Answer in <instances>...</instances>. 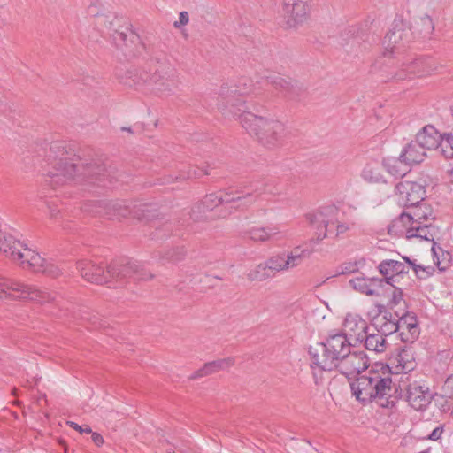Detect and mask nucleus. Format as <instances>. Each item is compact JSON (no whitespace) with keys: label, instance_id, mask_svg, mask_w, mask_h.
<instances>
[{"label":"nucleus","instance_id":"obj_1","mask_svg":"<svg viewBox=\"0 0 453 453\" xmlns=\"http://www.w3.org/2000/svg\"><path fill=\"white\" fill-rule=\"evenodd\" d=\"M47 182L53 188L75 182L87 186L88 189L96 185L107 187L111 183L106 179L105 168L102 165L81 162L71 149L62 141L52 142L46 151Z\"/></svg>","mask_w":453,"mask_h":453},{"label":"nucleus","instance_id":"obj_2","mask_svg":"<svg viewBox=\"0 0 453 453\" xmlns=\"http://www.w3.org/2000/svg\"><path fill=\"white\" fill-rule=\"evenodd\" d=\"M77 269L84 280L91 283L109 284L110 288L122 287L126 283L147 280L152 278L143 265L137 261L121 260L111 263L104 269L89 261H80Z\"/></svg>","mask_w":453,"mask_h":453},{"label":"nucleus","instance_id":"obj_3","mask_svg":"<svg viewBox=\"0 0 453 453\" xmlns=\"http://www.w3.org/2000/svg\"><path fill=\"white\" fill-rule=\"evenodd\" d=\"M264 193H273V188L264 183H255L251 189L248 191L241 190L237 188H229L224 191L207 195L202 206L204 211H212L218 206H221L220 217H226L234 211H242L250 206L255 201L256 196Z\"/></svg>","mask_w":453,"mask_h":453},{"label":"nucleus","instance_id":"obj_4","mask_svg":"<svg viewBox=\"0 0 453 453\" xmlns=\"http://www.w3.org/2000/svg\"><path fill=\"white\" fill-rule=\"evenodd\" d=\"M0 252L22 268H31L50 277H58L61 270L55 264L47 261L38 253L27 248L12 234L0 229Z\"/></svg>","mask_w":453,"mask_h":453},{"label":"nucleus","instance_id":"obj_5","mask_svg":"<svg viewBox=\"0 0 453 453\" xmlns=\"http://www.w3.org/2000/svg\"><path fill=\"white\" fill-rule=\"evenodd\" d=\"M353 211L350 206L329 204L316 213L308 214L306 219L311 225L319 224L317 241H321L328 234L341 236L349 232L354 226Z\"/></svg>","mask_w":453,"mask_h":453},{"label":"nucleus","instance_id":"obj_6","mask_svg":"<svg viewBox=\"0 0 453 453\" xmlns=\"http://www.w3.org/2000/svg\"><path fill=\"white\" fill-rule=\"evenodd\" d=\"M240 122L250 135L268 149L280 145L286 136L284 125L276 119L258 116L250 111L240 114Z\"/></svg>","mask_w":453,"mask_h":453},{"label":"nucleus","instance_id":"obj_7","mask_svg":"<svg viewBox=\"0 0 453 453\" xmlns=\"http://www.w3.org/2000/svg\"><path fill=\"white\" fill-rule=\"evenodd\" d=\"M351 343L345 334L330 335L325 342H318L311 346L309 354L312 364L321 370L334 369L343 357L349 353Z\"/></svg>","mask_w":453,"mask_h":453},{"label":"nucleus","instance_id":"obj_8","mask_svg":"<svg viewBox=\"0 0 453 453\" xmlns=\"http://www.w3.org/2000/svg\"><path fill=\"white\" fill-rule=\"evenodd\" d=\"M353 396L362 403L391 395L392 379L388 372L370 370L359 375L351 384Z\"/></svg>","mask_w":453,"mask_h":453},{"label":"nucleus","instance_id":"obj_9","mask_svg":"<svg viewBox=\"0 0 453 453\" xmlns=\"http://www.w3.org/2000/svg\"><path fill=\"white\" fill-rule=\"evenodd\" d=\"M129 86H140L145 83L154 85L155 88L165 95H171L176 90L179 80L175 71L171 67L157 68L153 74L145 71H129L125 81Z\"/></svg>","mask_w":453,"mask_h":453},{"label":"nucleus","instance_id":"obj_10","mask_svg":"<svg viewBox=\"0 0 453 453\" xmlns=\"http://www.w3.org/2000/svg\"><path fill=\"white\" fill-rule=\"evenodd\" d=\"M258 89H260V87L254 84L250 78L242 77L234 84L221 86L219 94L220 101L217 104V107L223 114L227 115L226 108L230 104L229 113L240 117L241 109L234 102L235 96L256 93ZM235 101L238 100L235 99Z\"/></svg>","mask_w":453,"mask_h":453},{"label":"nucleus","instance_id":"obj_11","mask_svg":"<svg viewBox=\"0 0 453 453\" xmlns=\"http://www.w3.org/2000/svg\"><path fill=\"white\" fill-rule=\"evenodd\" d=\"M6 296L27 299L38 303H47L54 300L52 294L49 292L0 276V298Z\"/></svg>","mask_w":453,"mask_h":453},{"label":"nucleus","instance_id":"obj_12","mask_svg":"<svg viewBox=\"0 0 453 453\" xmlns=\"http://www.w3.org/2000/svg\"><path fill=\"white\" fill-rule=\"evenodd\" d=\"M309 255L306 250H300L298 247L291 251H283L270 257L265 262L273 277L280 272L289 271L298 266L305 255Z\"/></svg>","mask_w":453,"mask_h":453},{"label":"nucleus","instance_id":"obj_13","mask_svg":"<svg viewBox=\"0 0 453 453\" xmlns=\"http://www.w3.org/2000/svg\"><path fill=\"white\" fill-rule=\"evenodd\" d=\"M399 203L405 207L418 205L426 197V188L421 183L403 180L395 187Z\"/></svg>","mask_w":453,"mask_h":453},{"label":"nucleus","instance_id":"obj_14","mask_svg":"<svg viewBox=\"0 0 453 453\" xmlns=\"http://www.w3.org/2000/svg\"><path fill=\"white\" fill-rule=\"evenodd\" d=\"M369 366V359L363 350H349L343 359L337 365V369L347 377L360 374Z\"/></svg>","mask_w":453,"mask_h":453},{"label":"nucleus","instance_id":"obj_15","mask_svg":"<svg viewBox=\"0 0 453 453\" xmlns=\"http://www.w3.org/2000/svg\"><path fill=\"white\" fill-rule=\"evenodd\" d=\"M434 399V394L429 387L418 381L410 383L406 388V401L415 411H423Z\"/></svg>","mask_w":453,"mask_h":453},{"label":"nucleus","instance_id":"obj_16","mask_svg":"<svg viewBox=\"0 0 453 453\" xmlns=\"http://www.w3.org/2000/svg\"><path fill=\"white\" fill-rule=\"evenodd\" d=\"M135 209L136 205H134L133 208H130V206L127 205V202L125 201H100L96 202V208L95 210H92V211L95 213L103 214L110 219L125 218L130 214H134V217L141 219L142 215L140 214L139 211Z\"/></svg>","mask_w":453,"mask_h":453},{"label":"nucleus","instance_id":"obj_17","mask_svg":"<svg viewBox=\"0 0 453 453\" xmlns=\"http://www.w3.org/2000/svg\"><path fill=\"white\" fill-rule=\"evenodd\" d=\"M283 17L288 27L303 24L308 15L307 0H283Z\"/></svg>","mask_w":453,"mask_h":453},{"label":"nucleus","instance_id":"obj_18","mask_svg":"<svg viewBox=\"0 0 453 453\" xmlns=\"http://www.w3.org/2000/svg\"><path fill=\"white\" fill-rule=\"evenodd\" d=\"M261 79L271 83L277 90L282 92L284 96L289 99H295L303 90V87L297 81L276 73L265 71Z\"/></svg>","mask_w":453,"mask_h":453},{"label":"nucleus","instance_id":"obj_19","mask_svg":"<svg viewBox=\"0 0 453 453\" xmlns=\"http://www.w3.org/2000/svg\"><path fill=\"white\" fill-rule=\"evenodd\" d=\"M383 276L384 283L390 286L399 282V279L408 274L410 265L395 259H384L377 266Z\"/></svg>","mask_w":453,"mask_h":453},{"label":"nucleus","instance_id":"obj_20","mask_svg":"<svg viewBox=\"0 0 453 453\" xmlns=\"http://www.w3.org/2000/svg\"><path fill=\"white\" fill-rule=\"evenodd\" d=\"M414 208L411 212H403L392 223V227L399 228L401 226H407L414 223H427L434 219L431 208L425 203L412 206Z\"/></svg>","mask_w":453,"mask_h":453},{"label":"nucleus","instance_id":"obj_21","mask_svg":"<svg viewBox=\"0 0 453 453\" xmlns=\"http://www.w3.org/2000/svg\"><path fill=\"white\" fill-rule=\"evenodd\" d=\"M87 12L89 16L96 18V25L103 28L107 24L111 28L114 23L119 22V17L102 0H91L87 8Z\"/></svg>","mask_w":453,"mask_h":453},{"label":"nucleus","instance_id":"obj_22","mask_svg":"<svg viewBox=\"0 0 453 453\" xmlns=\"http://www.w3.org/2000/svg\"><path fill=\"white\" fill-rule=\"evenodd\" d=\"M349 284L360 294L373 296H379V292L384 285V280L378 277L357 275L349 280Z\"/></svg>","mask_w":453,"mask_h":453},{"label":"nucleus","instance_id":"obj_23","mask_svg":"<svg viewBox=\"0 0 453 453\" xmlns=\"http://www.w3.org/2000/svg\"><path fill=\"white\" fill-rule=\"evenodd\" d=\"M343 331L346 337H353L363 342L367 332V323L358 314L349 313L343 323Z\"/></svg>","mask_w":453,"mask_h":453},{"label":"nucleus","instance_id":"obj_24","mask_svg":"<svg viewBox=\"0 0 453 453\" xmlns=\"http://www.w3.org/2000/svg\"><path fill=\"white\" fill-rule=\"evenodd\" d=\"M441 135L434 126L426 125L416 134V140L426 150H438Z\"/></svg>","mask_w":453,"mask_h":453},{"label":"nucleus","instance_id":"obj_25","mask_svg":"<svg viewBox=\"0 0 453 453\" xmlns=\"http://www.w3.org/2000/svg\"><path fill=\"white\" fill-rule=\"evenodd\" d=\"M374 326L384 337L390 335L399 330V315L384 311L375 319Z\"/></svg>","mask_w":453,"mask_h":453},{"label":"nucleus","instance_id":"obj_26","mask_svg":"<svg viewBox=\"0 0 453 453\" xmlns=\"http://www.w3.org/2000/svg\"><path fill=\"white\" fill-rule=\"evenodd\" d=\"M426 150L419 145L417 140L410 142L403 148L401 155V160L404 162L405 166L421 163L426 157Z\"/></svg>","mask_w":453,"mask_h":453},{"label":"nucleus","instance_id":"obj_27","mask_svg":"<svg viewBox=\"0 0 453 453\" xmlns=\"http://www.w3.org/2000/svg\"><path fill=\"white\" fill-rule=\"evenodd\" d=\"M280 233V231L276 226H253L245 231L244 235L253 242H265L275 239Z\"/></svg>","mask_w":453,"mask_h":453},{"label":"nucleus","instance_id":"obj_28","mask_svg":"<svg viewBox=\"0 0 453 453\" xmlns=\"http://www.w3.org/2000/svg\"><path fill=\"white\" fill-rule=\"evenodd\" d=\"M234 363V359L233 357H226L223 359L215 360L212 362L206 363L203 368L195 372L190 379H197L201 378L214 372H217L221 370L227 369L231 367Z\"/></svg>","mask_w":453,"mask_h":453},{"label":"nucleus","instance_id":"obj_29","mask_svg":"<svg viewBox=\"0 0 453 453\" xmlns=\"http://www.w3.org/2000/svg\"><path fill=\"white\" fill-rule=\"evenodd\" d=\"M432 71L433 68L429 65V59L420 58L408 64L405 69H403L400 73H397L396 76L398 80H403L408 76L406 72L418 75H425Z\"/></svg>","mask_w":453,"mask_h":453},{"label":"nucleus","instance_id":"obj_30","mask_svg":"<svg viewBox=\"0 0 453 453\" xmlns=\"http://www.w3.org/2000/svg\"><path fill=\"white\" fill-rule=\"evenodd\" d=\"M432 222L427 223H414L409 224L407 226H401L404 229L406 237L408 239L411 238H420L425 240H429L433 238V234L430 232Z\"/></svg>","mask_w":453,"mask_h":453},{"label":"nucleus","instance_id":"obj_31","mask_svg":"<svg viewBox=\"0 0 453 453\" xmlns=\"http://www.w3.org/2000/svg\"><path fill=\"white\" fill-rule=\"evenodd\" d=\"M363 342H365V347L367 350L375 353L384 352L388 346L386 338L379 332L376 334H368V332H366Z\"/></svg>","mask_w":453,"mask_h":453},{"label":"nucleus","instance_id":"obj_32","mask_svg":"<svg viewBox=\"0 0 453 453\" xmlns=\"http://www.w3.org/2000/svg\"><path fill=\"white\" fill-rule=\"evenodd\" d=\"M380 168L381 165L378 162L369 163L363 169L361 176L365 181L370 183L385 182Z\"/></svg>","mask_w":453,"mask_h":453},{"label":"nucleus","instance_id":"obj_33","mask_svg":"<svg viewBox=\"0 0 453 453\" xmlns=\"http://www.w3.org/2000/svg\"><path fill=\"white\" fill-rule=\"evenodd\" d=\"M119 23H114V25L111 27V28L109 27V24H107L104 29H105V33L111 36L115 44L119 45L120 43H125L127 40V32H128V28L127 27H125V29H122L123 28V26L121 25V23L123 22V19L122 18H119Z\"/></svg>","mask_w":453,"mask_h":453},{"label":"nucleus","instance_id":"obj_34","mask_svg":"<svg viewBox=\"0 0 453 453\" xmlns=\"http://www.w3.org/2000/svg\"><path fill=\"white\" fill-rule=\"evenodd\" d=\"M382 165L388 173L395 177L403 176L407 171L406 168H403V165H405L404 162L401 160V155L399 158L392 157L384 159Z\"/></svg>","mask_w":453,"mask_h":453},{"label":"nucleus","instance_id":"obj_35","mask_svg":"<svg viewBox=\"0 0 453 453\" xmlns=\"http://www.w3.org/2000/svg\"><path fill=\"white\" fill-rule=\"evenodd\" d=\"M247 277L250 280L252 281H262L268 278L273 277L269 267H267L266 262L257 265L255 267L251 268Z\"/></svg>","mask_w":453,"mask_h":453},{"label":"nucleus","instance_id":"obj_36","mask_svg":"<svg viewBox=\"0 0 453 453\" xmlns=\"http://www.w3.org/2000/svg\"><path fill=\"white\" fill-rule=\"evenodd\" d=\"M399 330L412 331L414 336L419 335V328L415 316L402 315L399 316Z\"/></svg>","mask_w":453,"mask_h":453},{"label":"nucleus","instance_id":"obj_37","mask_svg":"<svg viewBox=\"0 0 453 453\" xmlns=\"http://www.w3.org/2000/svg\"><path fill=\"white\" fill-rule=\"evenodd\" d=\"M438 150L447 158H453V135L444 134L441 135Z\"/></svg>","mask_w":453,"mask_h":453},{"label":"nucleus","instance_id":"obj_38","mask_svg":"<svg viewBox=\"0 0 453 453\" xmlns=\"http://www.w3.org/2000/svg\"><path fill=\"white\" fill-rule=\"evenodd\" d=\"M403 31L402 29H396L394 27L391 29L384 37L383 43L387 47L394 48L401 40H403Z\"/></svg>","mask_w":453,"mask_h":453},{"label":"nucleus","instance_id":"obj_39","mask_svg":"<svg viewBox=\"0 0 453 453\" xmlns=\"http://www.w3.org/2000/svg\"><path fill=\"white\" fill-rule=\"evenodd\" d=\"M440 252L442 253V260L439 259V254L434 247L432 248V252L434 255V262L437 265L440 271H445L449 265V254L447 253L446 255L443 253L441 248H439Z\"/></svg>","mask_w":453,"mask_h":453},{"label":"nucleus","instance_id":"obj_40","mask_svg":"<svg viewBox=\"0 0 453 453\" xmlns=\"http://www.w3.org/2000/svg\"><path fill=\"white\" fill-rule=\"evenodd\" d=\"M184 257V250L182 248H176L173 250L166 252L163 259L169 262H177Z\"/></svg>","mask_w":453,"mask_h":453},{"label":"nucleus","instance_id":"obj_41","mask_svg":"<svg viewBox=\"0 0 453 453\" xmlns=\"http://www.w3.org/2000/svg\"><path fill=\"white\" fill-rule=\"evenodd\" d=\"M412 270L415 272L416 275L420 279H425L432 275L434 272V268L433 266H424L417 264H415Z\"/></svg>","mask_w":453,"mask_h":453},{"label":"nucleus","instance_id":"obj_42","mask_svg":"<svg viewBox=\"0 0 453 453\" xmlns=\"http://www.w3.org/2000/svg\"><path fill=\"white\" fill-rule=\"evenodd\" d=\"M392 287L394 288V289L391 294L390 303L395 306L398 305L403 300V293L401 288H397L395 285Z\"/></svg>","mask_w":453,"mask_h":453},{"label":"nucleus","instance_id":"obj_43","mask_svg":"<svg viewBox=\"0 0 453 453\" xmlns=\"http://www.w3.org/2000/svg\"><path fill=\"white\" fill-rule=\"evenodd\" d=\"M210 174L209 172L206 170V169H201V168H194L192 171H188L186 174H183L181 175L180 178H187V179H191V178H198V177H201L202 175H208Z\"/></svg>","mask_w":453,"mask_h":453},{"label":"nucleus","instance_id":"obj_44","mask_svg":"<svg viewBox=\"0 0 453 453\" xmlns=\"http://www.w3.org/2000/svg\"><path fill=\"white\" fill-rule=\"evenodd\" d=\"M423 25V31L425 34H431L434 30V24L432 19L428 15H424L420 18Z\"/></svg>","mask_w":453,"mask_h":453},{"label":"nucleus","instance_id":"obj_45","mask_svg":"<svg viewBox=\"0 0 453 453\" xmlns=\"http://www.w3.org/2000/svg\"><path fill=\"white\" fill-rule=\"evenodd\" d=\"M400 338L403 342H414L418 336H414L412 331L409 330H398Z\"/></svg>","mask_w":453,"mask_h":453},{"label":"nucleus","instance_id":"obj_46","mask_svg":"<svg viewBox=\"0 0 453 453\" xmlns=\"http://www.w3.org/2000/svg\"><path fill=\"white\" fill-rule=\"evenodd\" d=\"M443 390L449 397H453V375L445 380Z\"/></svg>","mask_w":453,"mask_h":453},{"label":"nucleus","instance_id":"obj_47","mask_svg":"<svg viewBox=\"0 0 453 453\" xmlns=\"http://www.w3.org/2000/svg\"><path fill=\"white\" fill-rule=\"evenodd\" d=\"M189 17L187 12H181L179 16V20L174 22L175 27H180L181 26H185L188 23Z\"/></svg>","mask_w":453,"mask_h":453},{"label":"nucleus","instance_id":"obj_48","mask_svg":"<svg viewBox=\"0 0 453 453\" xmlns=\"http://www.w3.org/2000/svg\"><path fill=\"white\" fill-rule=\"evenodd\" d=\"M67 424L73 427V429L79 431L81 434H83V433H86V434H90L92 433V430L91 428L88 426H86L85 427L76 424L75 422H73V421H68Z\"/></svg>","mask_w":453,"mask_h":453},{"label":"nucleus","instance_id":"obj_49","mask_svg":"<svg viewBox=\"0 0 453 453\" xmlns=\"http://www.w3.org/2000/svg\"><path fill=\"white\" fill-rule=\"evenodd\" d=\"M442 432L443 428L441 426H437L428 435V439L432 441H437L441 438Z\"/></svg>","mask_w":453,"mask_h":453},{"label":"nucleus","instance_id":"obj_50","mask_svg":"<svg viewBox=\"0 0 453 453\" xmlns=\"http://www.w3.org/2000/svg\"><path fill=\"white\" fill-rule=\"evenodd\" d=\"M89 321L91 323V325L96 327V328H99V327H104V322H103L99 318H97L96 316H93L91 318H89Z\"/></svg>","mask_w":453,"mask_h":453},{"label":"nucleus","instance_id":"obj_51","mask_svg":"<svg viewBox=\"0 0 453 453\" xmlns=\"http://www.w3.org/2000/svg\"><path fill=\"white\" fill-rule=\"evenodd\" d=\"M92 441L96 446H101L104 443L103 436L98 433H91Z\"/></svg>","mask_w":453,"mask_h":453},{"label":"nucleus","instance_id":"obj_52","mask_svg":"<svg viewBox=\"0 0 453 453\" xmlns=\"http://www.w3.org/2000/svg\"><path fill=\"white\" fill-rule=\"evenodd\" d=\"M403 361V357L402 355L399 356V364L400 365L403 366V370H407V371H411L413 369V362L410 361V362H406L404 364H402V362Z\"/></svg>","mask_w":453,"mask_h":453},{"label":"nucleus","instance_id":"obj_53","mask_svg":"<svg viewBox=\"0 0 453 453\" xmlns=\"http://www.w3.org/2000/svg\"><path fill=\"white\" fill-rule=\"evenodd\" d=\"M403 262L405 265H410V269H413L414 265H415V262L411 260L410 257H402Z\"/></svg>","mask_w":453,"mask_h":453},{"label":"nucleus","instance_id":"obj_54","mask_svg":"<svg viewBox=\"0 0 453 453\" xmlns=\"http://www.w3.org/2000/svg\"><path fill=\"white\" fill-rule=\"evenodd\" d=\"M58 213H59V210L50 207V216L51 218H56Z\"/></svg>","mask_w":453,"mask_h":453},{"label":"nucleus","instance_id":"obj_55","mask_svg":"<svg viewBox=\"0 0 453 453\" xmlns=\"http://www.w3.org/2000/svg\"><path fill=\"white\" fill-rule=\"evenodd\" d=\"M122 130L127 131V132H131L130 127H123Z\"/></svg>","mask_w":453,"mask_h":453},{"label":"nucleus","instance_id":"obj_56","mask_svg":"<svg viewBox=\"0 0 453 453\" xmlns=\"http://www.w3.org/2000/svg\"><path fill=\"white\" fill-rule=\"evenodd\" d=\"M42 400L45 401L44 396H43V397H42V398H38V403H39V404H41V401H42Z\"/></svg>","mask_w":453,"mask_h":453},{"label":"nucleus","instance_id":"obj_57","mask_svg":"<svg viewBox=\"0 0 453 453\" xmlns=\"http://www.w3.org/2000/svg\"><path fill=\"white\" fill-rule=\"evenodd\" d=\"M166 452H167V453H175L174 451H171V450H169V449H167V451H166Z\"/></svg>","mask_w":453,"mask_h":453},{"label":"nucleus","instance_id":"obj_58","mask_svg":"<svg viewBox=\"0 0 453 453\" xmlns=\"http://www.w3.org/2000/svg\"><path fill=\"white\" fill-rule=\"evenodd\" d=\"M418 453H427V452H426V451H420V452H418Z\"/></svg>","mask_w":453,"mask_h":453}]
</instances>
